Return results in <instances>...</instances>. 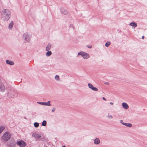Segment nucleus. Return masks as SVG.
<instances>
[{
	"label": "nucleus",
	"mask_w": 147,
	"mask_h": 147,
	"mask_svg": "<svg viewBox=\"0 0 147 147\" xmlns=\"http://www.w3.org/2000/svg\"><path fill=\"white\" fill-rule=\"evenodd\" d=\"M16 145V142L15 141L12 139L9 142L8 144V147H15Z\"/></svg>",
	"instance_id": "6"
},
{
	"label": "nucleus",
	"mask_w": 147,
	"mask_h": 147,
	"mask_svg": "<svg viewBox=\"0 0 147 147\" xmlns=\"http://www.w3.org/2000/svg\"><path fill=\"white\" fill-rule=\"evenodd\" d=\"M144 36H142V39H144Z\"/></svg>",
	"instance_id": "33"
},
{
	"label": "nucleus",
	"mask_w": 147,
	"mask_h": 147,
	"mask_svg": "<svg viewBox=\"0 0 147 147\" xmlns=\"http://www.w3.org/2000/svg\"><path fill=\"white\" fill-rule=\"evenodd\" d=\"M55 109H55V108H54V107H53V109H52V111L53 112H54V111H55Z\"/></svg>",
	"instance_id": "29"
},
{
	"label": "nucleus",
	"mask_w": 147,
	"mask_h": 147,
	"mask_svg": "<svg viewBox=\"0 0 147 147\" xmlns=\"http://www.w3.org/2000/svg\"><path fill=\"white\" fill-rule=\"evenodd\" d=\"M13 21H11L10 23L8 26V28L9 30H11L13 26Z\"/></svg>",
	"instance_id": "14"
},
{
	"label": "nucleus",
	"mask_w": 147,
	"mask_h": 147,
	"mask_svg": "<svg viewBox=\"0 0 147 147\" xmlns=\"http://www.w3.org/2000/svg\"><path fill=\"white\" fill-rule=\"evenodd\" d=\"M69 27L70 28H71L73 30H74V27L73 25L72 24H70L69 25Z\"/></svg>",
	"instance_id": "24"
},
{
	"label": "nucleus",
	"mask_w": 147,
	"mask_h": 147,
	"mask_svg": "<svg viewBox=\"0 0 147 147\" xmlns=\"http://www.w3.org/2000/svg\"><path fill=\"white\" fill-rule=\"evenodd\" d=\"M47 125V122L45 120H44L42 123V125L43 126H45Z\"/></svg>",
	"instance_id": "21"
},
{
	"label": "nucleus",
	"mask_w": 147,
	"mask_h": 147,
	"mask_svg": "<svg viewBox=\"0 0 147 147\" xmlns=\"http://www.w3.org/2000/svg\"><path fill=\"white\" fill-rule=\"evenodd\" d=\"M52 54V52L51 51H48L46 54V55L47 56H49L51 55Z\"/></svg>",
	"instance_id": "20"
},
{
	"label": "nucleus",
	"mask_w": 147,
	"mask_h": 147,
	"mask_svg": "<svg viewBox=\"0 0 147 147\" xmlns=\"http://www.w3.org/2000/svg\"><path fill=\"white\" fill-rule=\"evenodd\" d=\"M123 125L129 127H131L132 126V124L130 123H123Z\"/></svg>",
	"instance_id": "17"
},
{
	"label": "nucleus",
	"mask_w": 147,
	"mask_h": 147,
	"mask_svg": "<svg viewBox=\"0 0 147 147\" xmlns=\"http://www.w3.org/2000/svg\"><path fill=\"white\" fill-rule=\"evenodd\" d=\"M16 143L20 147H25L26 145V143L22 140L17 141Z\"/></svg>",
	"instance_id": "5"
},
{
	"label": "nucleus",
	"mask_w": 147,
	"mask_h": 147,
	"mask_svg": "<svg viewBox=\"0 0 147 147\" xmlns=\"http://www.w3.org/2000/svg\"><path fill=\"white\" fill-rule=\"evenodd\" d=\"M86 47L89 48H91L92 47V45H87Z\"/></svg>",
	"instance_id": "27"
},
{
	"label": "nucleus",
	"mask_w": 147,
	"mask_h": 147,
	"mask_svg": "<svg viewBox=\"0 0 147 147\" xmlns=\"http://www.w3.org/2000/svg\"><path fill=\"white\" fill-rule=\"evenodd\" d=\"M102 99L105 100H106V98L104 97H102Z\"/></svg>",
	"instance_id": "31"
},
{
	"label": "nucleus",
	"mask_w": 147,
	"mask_h": 147,
	"mask_svg": "<svg viewBox=\"0 0 147 147\" xmlns=\"http://www.w3.org/2000/svg\"><path fill=\"white\" fill-rule=\"evenodd\" d=\"M6 62L7 64L10 65H13L14 64V62L13 61L7 60L6 61Z\"/></svg>",
	"instance_id": "12"
},
{
	"label": "nucleus",
	"mask_w": 147,
	"mask_h": 147,
	"mask_svg": "<svg viewBox=\"0 0 147 147\" xmlns=\"http://www.w3.org/2000/svg\"><path fill=\"white\" fill-rule=\"evenodd\" d=\"M94 144L95 145H98L100 144V141L98 138H96L94 140Z\"/></svg>",
	"instance_id": "10"
},
{
	"label": "nucleus",
	"mask_w": 147,
	"mask_h": 147,
	"mask_svg": "<svg viewBox=\"0 0 147 147\" xmlns=\"http://www.w3.org/2000/svg\"><path fill=\"white\" fill-rule=\"evenodd\" d=\"M88 87L94 91H97L98 90V88L96 87H94L93 85L91 83H88Z\"/></svg>",
	"instance_id": "7"
},
{
	"label": "nucleus",
	"mask_w": 147,
	"mask_h": 147,
	"mask_svg": "<svg viewBox=\"0 0 147 147\" xmlns=\"http://www.w3.org/2000/svg\"><path fill=\"white\" fill-rule=\"evenodd\" d=\"M5 87L4 85L1 82H0V91L3 92L5 91Z\"/></svg>",
	"instance_id": "9"
},
{
	"label": "nucleus",
	"mask_w": 147,
	"mask_h": 147,
	"mask_svg": "<svg viewBox=\"0 0 147 147\" xmlns=\"http://www.w3.org/2000/svg\"><path fill=\"white\" fill-rule=\"evenodd\" d=\"M34 125L35 127H38L39 126V124L38 123L35 122L34 124Z\"/></svg>",
	"instance_id": "22"
},
{
	"label": "nucleus",
	"mask_w": 147,
	"mask_h": 147,
	"mask_svg": "<svg viewBox=\"0 0 147 147\" xmlns=\"http://www.w3.org/2000/svg\"><path fill=\"white\" fill-rule=\"evenodd\" d=\"M111 44L110 42H107L105 44V46L106 47H108Z\"/></svg>",
	"instance_id": "23"
},
{
	"label": "nucleus",
	"mask_w": 147,
	"mask_h": 147,
	"mask_svg": "<svg viewBox=\"0 0 147 147\" xmlns=\"http://www.w3.org/2000/svg\"><path fill=\"white\" fill-rule=\"evenodd\" d=\"M32 137H33L36 138H40L41 137V136L40 134H36L35 133H34L32 135Z\"/></svg>",
	"instance_id": "13"
},
{
	"label": "nucleus",
	"mask_w": 147,
	"mask_h": 147,
	"mask_svg": "<svg viewBox=\"0 0 147 147\" xmlns=\"http://www.w3.org/2000/svg\"><path fill=\"white\" fill-rule=\"evenodd\" d=\"M105 84L106 85H109V83L108 82H106L105 83Z\"/></svg>",
	"instance_id": "30"
},
{
	"label": "nucleus",
	"mask_w": 147,
	"mask_h": 147,
	"mask_svg": "<svg viewBox=\"0 0 147 147\" xmlns=\"http://www.w3.org/2000/svg\"><path fill=\"white\" fill-rule=\"evenodd\" d=\"M11 135L10 133H9L8 132H5L2 137L1 138L2 140L7 141L10 139Z\"/></svg>",
	"instance_id": "4"
},
{
	"label": "nucleus",
	"mask_w": 147,
	"mask_h": 147,
	"mask_svg": "<svg viewBox=\"0 0 147 147\" xmlns=\"http://www.w3.org/2000/svg\"><path fill=\"white\" fill-rule=\"evenodd\" d=\"M62 147H66L65 146H63Z\"/></svg>",
	"instance_id": "34"
},
{
	"label": "nucleus",
	"mask_w": 147,
	"mask_h": 147,
	"mask_svg": "<svg viewBox=\"0 0 147 147\" xmlns=\"http://www.w3.org/2000/svg\"><path fill=\"white\" fill-rule=\"evenodd\" d=\"M51 47V45L50 43H49L46 47V50L47 51H49Z\"/></svg>",
	"instance_id": "18"
},
{
	"label": "nucleus",
	"mask_w": 147,
	"mask_h": 147,
	"mask_svg": "<svg viewBox=\"0 0 147 147\" xmlns=\"http://www.w3.org/2000/svg\"><path fill=\"white\" fill-rule=\"evenodd\" d=\"M55 79L57 80H58L59 79V77L58 75H56L55 77Z\"/></svg>",
	"instance_id": "25"
},
{
	"label": "nucleus",
	"mask_w": 147,
	"mask_h": 147,
	"mask_svg": "<svg viewBox=\"0 0 147 147\" xmlns=\"http://www.w3.org/2000/svg\"><path fill=\"white\" fill-rule=\"evenodd\" d=\"M129 25L133 26L134 28H135L137 27V23H136L134 22H131L129 24Z\"/></svg>",
	"instance_id": "15"
},
{
	"label": "nucleus",
	"mask_w": 147,
	"mask_h": 147,
	"mask_svg": "<svg viewBox=\"0 0 147 147\" xmlns=\"http://www.w3.org/2000/svg\"><path fill=\"white\" fill-rule=\"evenodd\" d=\"M31 37V34L28 32L25 33L23 36V38L24 40L28 42H30Z\"/></svg>",
	"instance_id": "2"
},
{
	"label": "nucleus",
	"mask_w": 147,
	"mask_h": 147,
	"mask_svg": "<svg viewBox=\"0 0 147 147\" xmlns=\"http://www.w3.org/2000/svg\"><path fill=\"white\" fill-rule=\"evenodd\" d=\"M61 12L64 14H67L68 12L66 9H61Z\"/></svg>",
	"instance_id": "16"
},
{
	"label": "nucleus",
	"mask_w": 147,
	"mask_h": 147,
	"mask_svg": "<svg viewBox=\"0 0 147 147\" xmlns=\"http://www.w3.org/2000/svg\"><path fill=\"white\" fill-rule=\"evenodd\" d=\"M123 107L125 109H127L129 108V106L127 103L123 102L122 104Z\"/></svg>",
	"instance_id": "11"
},
{
	"label": "nucleus",
	"mask_w": 147,
	"mask_h": 147,
	"mask_svg": "<svg viewBox=\"0 0 147 147\" xmlns=\"http://www.w3.org/2000/svg\"><path fill=\"white\" fill-rule=\"evenodd\" d=\"M50 102L51 101H49L47 102H37V103L39 104L49 106H51Z\"/></svg>",
	"instance_id": "8"
},
{
	"label": "nucleus",
	"mask_w": 147,
	"mask_h": 147,
	"mask_svg": "<svg viewBox=\"0 0 147 147\" xmlns=\"http://www.w3.org/2000/svg\"><path fill=\"white\" fill-rule=\"evenodd\" d=\"M110 104L111 105H113V102H110Z\"/></svg>",
	"instance_id": "32"
},
{
	"label": "nucleus",
	"mask_w": 147,
	"mask_h": 147,
	"mask_svg": "<svg viewBox=\"0 0 147 147\" xmlns=\"http://www.w3.org/2000/svg\"><path fill=\"white\" fill-rule=\"evenodd\" d=\"M120 122L122 123L123 125V123H125L123 122V121L122 120H120Z\"/></svg>",
	"instance_id": "28"
},
{
	"label": "nucleus",
	"mask_w": 147,
	"mask_h": 147,
	"mask_svg": "<svg viewBox=\"0 0 147 147\" xmlns=\"http://www.w3.org/2000/svg\"><path fill=\"white\" fill-rule=\"evenodd\" d=\"M14 92L13 91H11L10 92V93H9V94H10L12 95L11 96H10V97H11V98H14V96H15V94H13Z\"/></svg>",
	"instance_id": "19"
},
{
	"label": "nucleus",
	"mask_w": 147,
	"mask_h": 147,
	"mask_svg": "<svg viewBox=\"0 0 147 147\" xmlns=\"http://www.w3.org/2000/svg\"><path fill=\"white\" fill-rule=\"evenodd\" d=\"M107 117H108L109 119H112L113 118V117L112 115H108L107 116Z\"/></svg>",
	"instance_id": "26"
},
{
	"label": "nucleus",
	"mask_w": 147,
	"mask_h": 147,
	"mask_svg": "<svg viewBox=\"0 0 147 147\" xmlns=\"http://www.w3.org/2000/svg\"><path fill=\"white\" fill-rule=\"evenodd\" d=\"M78 55H81L84 59H87L90 57V55L88 53L81 51L78 53Z\"/></svg>",
	"instance_id": "3"
},
{
	"label": "nucleus",
	"mask_w": 147,
	"mask_h": 147,
	"mask_svg": "<svg viewBox=\"0 0 147 147\" xmlns=\"http://www.w3.org/2000/svg\"><path fill=\"white\" fill-rule=\"evenodd\" d=\"M11 13L9 9H4L1 12V18L4 21H7L10 17Z\"/></svg>",
	"instance_id": "1"
}]
</instances>
